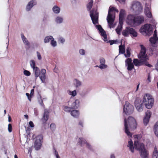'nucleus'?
I'll return each mask as SVG.
<instances>
[{"label":"nucleus","instance_id":"nucleus-64","mask_svg":"<svg viewBox=\"0 0 158 158\" xmlns=\"http://www.w3.org/2000/svg\"><path fill=\"white\" fill-rule=\"evenodd\" d=\"M110 158H115V157L114 155L111 154L110 156Z\"/></svg>","mask_w":158,"mask_h":158},{"label":"nucleus","instance_id":"nucleus-5","mask_svg":"<svg viewBox=\"0 0 158 158\" xmlns=\"http://www.w3.org/2000/svg\"><path fill=\"white\" fill-rule=\"evenodd\" d=\"M143 102L146 107L150 109L153 105L154 99L152 95L149 94H146L143 97Z\"/></svg>","mask_w":158,"mask_h":158},{"label":"nucleus","instance_id":"nucleus-61","mask_svg":"<svg viewBox=\"0 0 158 158\" xmlns=\"http://www.w3.org/2000/svg\"><path fill=\"white\" fill-rule=\"evenodd\" d=\"M54 72L56 73H57L58 72V70L56 68H55V69H54Z\"/></svg>","mask_w":158,"mask_h":158},{"label":"nucleus","instance_id":"nucleus-24","mask_svg":"<svg viewBox=\"0 0 158 158\" xmlns=\"http://www.w3.org/2000/svg\"><path fill=\"white\" fill-rule=\"evenodd\" d=\"M79 101L78 100H75L72 104L71 108L72 109L77 108L79 106Z\"/></svg>","mask_w":158,"mask_h":158},{"label":"nucleus","instance_id":"nucleus-25","mask_svg":"<svg viewBox=\"0 0 158 158\" xmlns=\"http://www.w3.org/2000/svg\"><path fill=\"white\" fill-rule=\"evenodd\" d=\"M64 21V19L62 17L60 16H57L55 19V22L57 24H60L62 23Z\"/></svg>","mask_w":158,"mask_h":158},{"label":"nucleus","instance_id":"nucleus-53","mask_svg":"<svg viewBox=\"0 0 158 158\" xmlns=\"http://www.w3.org/2000/svg\"><path fill=\"white\" fill-rule=\"evenodd\" d=\"M147 60L144 62L143 63L145 64L148 67L151 68L152 67V65L149 64H148V62H147Z\"/></svg>","mask_w":158,"mask_h":158},{"label":"nucleus","instance_id":"nucleus-43","mask_svg":"<svg viewBox=\"0 0 158 158\" xmlns=\"http://www.w3.org/2000/svg\"><path fill=\"white\" fill-rule=\"evenodd\" d=\"M51 45L53 47H55L57 45L56 42L54 40V39L53 38V39H52L51 41Z\"/></svg>","mask_w":158,"mask_h":158},{"label":"nucleus","instance_id":"nucleus-7","mask_svg":"<svg viewBox=\"0 0 158 158\" xmlns=\"http://www.w3.org/2000/svg\"><path fill=\"white\" fill-rule=\"evenodd\" d=\"M96 28H97L98 30L100 32L101 35L103 37V40L106 42L107 43L109 42L110 43V45H112L113 44H116L118 42V40H109V41H108L107 38V35L105 31L103 29L101 26L100 25H96L95 26Z\"/></svg>","mask_w":158,"mask_h":158},{"label":"nucleus","instance_id":"nucleus-60","mask_svg":"<svg viewBox=\"0 0 158 158\" xmlns=\"http://www.w3.org/2000/svg\"><path fill=\"white\" fill-rule=\"evenodd\" d=\"M34 89H33L31 90L30 94L31 95H33L34 94Z\"/></svg>","mask_w":158,"mask_h":158},{"label":"nucleus","instance_id":"nucleus-8","mask_svg":"<svg viewBox=\"0 0 158 158\" xmlns=\"http://www.w3.org/2000/svg\"><path fill=\"white\" fill-rule=\"evenodd\" d=\"M131 8L135 12L138 13L141 12L143 9L141 3L136 0L133 1L131 2Z\"/></svg>","mask_w":158,"mask_h":158},{"label":"nucleus","instance_id":"nucleus-11","mask_svg":"<svg viewBox=\"0 0 158 158\" xmlns=\"http://www.w3.org/2000/svg\"><path fill=\"white\" fill-rule=\"evenodd\" d=\"M123 112L127 114H132L134 110V107L132 105L128 102H125V104L124 106Z\"/></svg>","mask_w":158,"mask_h":158},{"label":"nucleus","instance_id":"nucleus-57","mask_svg":"<svg viewBox=\"0 0 158 158\" xmlns=\"http://www.w3.org/2000/svg\"><path fill=\"white\" fill-rule=\"evenodd\" d=\"M34 114L35 116H37L38 115V112L36 108H34Z\"/></svg>","mask_w":158,"mask_h":158},{"label":"nucleus","instance_id":"nucleus-26","mask_svg":"<svg viewBox=\"0 0 158 158\" xmlns=\"http://www.w3.org/2000/svg\"><path fill=\"white\" fill-rule=\"evenodd\" d=\"M129 27H127L122 32V35L124 36H128L130 34Z\"/></svg>","mask_w":158,"mask_h":158},{"label":"nucleus","instance_id":"nucleus-28","mask_svg":"<svg viewBox=\"0 0 158 158\" xmlns=\"http://www.w3.org/2000/svg\"><path fill=\"white\" fill-rule=\"evenodd\" d=\"M38 101L40 104L43 108H45V106L43 102V99H42V97L40 94H39L37 97Z\"/></svg>","mask_w":158,"mask_h":158},{"label":"nucleus","instance_id":"nucleus-55","mask_svg":"<svg viewBox=\"0 0 158 158\" xmlns=\"http://www.w3.org/2000/svg\"><path fill=\"white\" fill-rule=\"evenodd\" d=\"M26 96H27L28 99L30 101H31V96H32L31 94L30 95L28 93H26Z\"/></svg>","mask_w":158,"mask_h":158},{"label":"nucleus","instance_id":"nucleus-49","mask_svg":"<svg viewBox=\"0 0 158 158\" xmlns=\"http://www.w3.org/2000/svg\"><path fill=\"white\" fill-rule=\"evenodd\" d=\"M65 39L62 37H60L58 39V41L62 44H63L65 42Z\"/></svg>","mask_w":158,"mask_h":158},{"label":"nucleus","instance_id":"nucleus-50","mask_svg":"<svg viewBox=\"0 0 158 158\" xmlns=\"http://www.w3.org/2000/svg\"><path fill=\"white\" fill-rule=\"evenodd\" d=\"M100 64H105V60L103 58H101L100 59Z\"/></svg>","mask_w":158,"mask_h":158},{"label":"nucleus","instance_id":"nucleus-31","mask_svg":"<svg viewBox=\"0 0 158 158\" xmlns=\"http://www.w3.org/2000/svg\"><path fill=\"white\" fill-rule=\"evenodd\" d=\"M71 115L75 118L78 117L79 115V112L78 111L76 110H72L71 112Z\"/></svg>","mask_w":158,"mask_h":158},{"label":"nucleus","instance_id":"nucleus-1","mask_svg":"<svg viewBox=\"0 0 158 158\" xmlns=\"http://www.w3.org/2000/svg\"><path fill=\"white\" fill-rule=\"evenodd\" d=\"M127 147H129L130 151L132 153L134 152L135 148L139 151V154L142 158H148L149 154L148 151L145 149L144 145L138 141H135L134 142V147L133 143L131 139L128 142Z\"/></svg>","mask_w":158,"mask_h":158},{"label":"nucleus","instance_id":"nucleus-42","mask_svg":"<svg viewBox=\"0 0 158 158\" xmlns=\"http://www.w3.org/2000/svg\"><path fill=\"white\" fill-rule=\"evenodd\" d=\"M30 64L31 67L33 69L36 68V67H35V62L34 60H31L30 62Z\"/></svg>","mask_w":158,"mask_h":158},{"label":"nucleus","instance_id":"nucleus-35","mask_svg":"<svg viewBox=\"0 0 158 158\" xmlns=\"http://www.w3.org/2000/svg\"><path fill=\"white\" fill-rule=\"evenodd\" d=\"M53 37L52 36H48L46 37L44 39V42L45 43H47L53 39Z\"/></svg>","mask_w":158,"mask_h":158},{"label":"nucleus","instance_id":"nucleus-46","mask_svg":"<svg viewBox=\"0 0 158 158\" xmlns=\"http://www.w3.org/2000/svg\"><path fill=\"white\" fill-rule=\"evenodd\" d=\"M24 74L26 76H28L31 75L30 72L28 70H25L23 71Z\"/></svg>","mask_w":158,"mask_h":158},{"label":"nucleus","instance_id":"nucleus-38","mask_svg":"<svg viewBox=\"0 0 158 158\" xmlns=\"http://www.w3.org/2000/svg\"><path fill=\"white\" fill-rule=\"evenodd\" d=\"M67 93L69 95H71L73 97H74L77 94V92L76 90H74L73 91H71L69 90L67 91Z\"/></svg>","mask_w":158,"mask_h":158},{"label":"nucleus","instance_id":"nucleus-58","mask_svg":"<svg viewBox=\"0 0 158 158\" xmlns=\"http://www.w3.org/2000/svg\"><path fill=\"white\" fill-rule=\"evenodd\" d=\"M151 77L150 75L149 74L148 75V78H147V80L148 81V83H149L151 82Z\"/></svg>","mask_w":158,"mask_h":158},{"label":"nucleus","instance_id":"nucleus-13","mask_svg":"<svg viewBox=\"0 0 158 158\" xmlns=\"http://www.w3.org/2000/svg\"><path fill=\"white\" fill-rule=\"evenodd\" d=\"M49 115V112L47 109H45L43 116L41 118V121L43 125L45 126L46 124V122L48 119Z\"/></svg>","mask_w":158,"mask_h":158},{"label":"nucleus","instance_id":"nucleus-3","mask_svg":"<svg viewBox=\"0 0 158 158\" xmlns=\"http://www.w3.org/2000/svg\"><path fill=\"white\" fill-rule=\"evenodd\" d=\"M141 50L139 54L138 55V58L140 60L137 59L134 60L133 62L136 66H140L142 65L144 62L148 60V57L146 54V48L142 45H140Z\"/></svg>","mask_w":158,"mask_h":158},{"label":"nucleus","instance_id":"nucleus-47","mask_svg":"<svg viewBox=\"0 0 158 158\" xmlns=\"http://www.w3.org/2000/svg\"><path fill=\"white\" fill-rule=\"evenodd\" d=\"M56 126L54 124L52 123L50 125V128L51 129V130L52 131L54 130Z\"/></svg>","mask_w":158,"mask_h":158},{"label":"nucleus","instance_id":"nucleus-36","mask_svg":"<svg viewBox=\"0 0 158 158\" xmlns=\"http://www.w3.org/2000/svg\"><path fill=\"white\" fill-rule=\"evenodd\" d=\"M121 24H120L119 25H118L115 31L117 34L119 35L120 34V32L122 30V26L121 25Z\"/></svg>","mask_w":158,"mask_h":158},{"label":"nucleus","instance_id":"nucleus-40","mask_svg":"<svg viewBox=\"0 0 158 158\" xmlns=\"http://www.w3.org/2000/svg\"><path fill=\"white\" fill-rule=\"evenodd\" d=\"M151 115V111L149 110H148L145 113V117L149 119Z\"/></svg>","mask_w":158,"mask_h":158},{"label":"nucleus","instance_id":"nucleus-29","mask_svg":"<svg viewBox=\"0 0 158 158\" xmlns=\"http://www.w3.org/2000/svg\"><path fill=\"white\" fill-rule=\"evenodd\" d=\"M119 54H124L125 52V49L124 45H122V44L119 46Z\"/></svg>","mask_w":158,"mask_h":158},{"label":"nucleus","instance_id":"nucleus-62","mask_svg":"<svg viewBox=\"0 0 158 158\" xmlns=\"http://www.w3.org/2000/svg\"><path fill=\"white\" fill-rule=\"evenodd\" d=\"M139 84H139V83L138 84V85H137V86L136 89V91H136H136H137L138 90V89H139Z\"/></svg>","mask_w":158,"mask_h":158},{"label":"nucleus","instance_id":"nucleus-33","mask_svg":"<svg viewBox=\"0 0 158 158\" xmlns=\"http://www.w3.org/2000/svg\"><path fill=\"white\" fill-rule=\"evenodd\" d=\"M154 131L155 135L158 137V121L154 126Z\"/></svg>","mask_w":158,"mask_h":158},{"label":"nucleus","instance_id":"nucleus-59","mask_svg":"<svg viewBox=\"0 0 158 158\" xmlns=\"http://www.w3.org/2000/svg\"><path fill=\"white\" fill-rule=\"evenodd\" d=\"M155 69L158 72V60H157V63L155 65Z\"/></svg>","mask_w":158,"mask_h":158},{"label":"nucleus","instance_id":"nucleus-4","mask_svg":"<svg viewBox=\"0 0 158 158\" xmlns=\"http://www.w3.org/2000/svg\"><path fill=\"white\" fill-rule=\"evenodd\" d=\"M115 12L118 13V10L116 8L111 7L110 6L109 8L108 13L106 19L109 26L110 28L113 27L112 25L114 22L115 18Z\"/></svg>","mask_w":158,"mask_h":158},{"label":"nucleus","instance_id":"nucleus-32","mask_svg":"<svg viewBox=\"0 0 158 158\" xmlns=\"http://www.w3.org/2000/svg\"><path fill=\"white\" fill-rule=\"evenodd\" d=\"M73 83L74 86L76 88L80 86L81 85V82L77 79H74Z\"/></svg>","mask_w":158,"mask_h":158},{"label":"nucleus","instance_id":"nucleus-17","mask_svg":"<svg viewBox=\"0 0 158 158\" xmlns=\"http://www.w3.org/2000/svg\"><path fill=\"white\" fill-rule=\"evenodd\" d=\"M149 41L153 45L155 44L158 41V38L157 37V31L156 30L154 31L153 37L150 38Z\"/></svg>","mask_w":158,"mask_h":158},{"label":"nucleus","instance_id":"nucleus-18","mask_svg":"<svg viewBox=\"0 0 158 158\" xmlns=\"http://www.w3.org/2000/svg\"><path fill=\"white\" fill-rule=\"evenodd\" d=\"M144 17L142 15L137 16L135 17V24H140L143 22Z\"/></svg>","mask_w":158,"mask_h":158},{"label":"nucleus","instance_id":"nucleus-44","mask_svg":"<svg viewBox=\"0 0 158 158\" xmlns=\"http://www.w3.org/2000/svg\"><path fill=\"white\" fill-rule=\"evenodd\" d=\"M149 119L147 118H144L143 119V122L144 125H146L148 124L149 121Z\"/></svg>","mask_w":158,"mask_h":158},{"label":"nucleus","instance_id":"nucleus-52","mask_svg":"<svg viewBox=\"0 0 158 158\" xmlns=\"http://www.w3.org/2000/svg\"><path fill=\"white\" fill-rule=\"evenodd\" d=\"M36 53L38 59L39 60H41L42 59V57L40 53L38 52H37Z\"/></svg>","mask_w":158,"mask_h":158},{"label":"nucleus","instance_id":"nucleus-48","mask_svg":"<svg viewBox=\"0 0 158 158\" xmlns=\"http://www.w3.org/2000/svg\"><path fill=\"white\" fill-rule=\"evenodd\" d=\"M80 54L82 55H85V51L83 49H80L79 51Z\"/></svg>","mask_w":158,"mask_h":158},{"label":"nucleus","instance_id":"nucleus-34","mask_svg":"<svg viewBox=\"0 0 158 158\" xmlns=\"http://www.w3.org/2000/svg\"><path fill=\"white\" fill-rule=\"evenodd\" d=\"M152 158H158V152L157 148L155 147L153 153Z\"/></svg>","mask_w":158,"mask_h":158},{"label":"nucleus","instance_id":"nucleus-19","mask_svg":"<svg viewBox=\"0 0 158 158\" xmlns=\"http://www.w3.org/2000/svg\"><path fill=\"white\" fill-rule=\"evenodd\" d=\"M37 4L36 1V0H32L29 2L27 6L26 10L27 11H29L31 9L34 5H35Z\"/></svg>","mask_w":158,"mask_h":158},{"label":"nucleus","instance_id":"nucleus-54","mask_svg":"<svg viewBox=\"0 0 158 158\" xmlns=\"http://www.w3.org/2000/svg\"><path fill=\"white\" fill-rule=\"evenodd\" d=\"M55 150V154L56 156V158H60V157L58 155V153L57 151L56 150L55 148H54Z\"/></svg>","mask_w":158,"mask_h":158},{"label":"nucleus","instance_id":"nucleus-39","mask_svg":"<svg viewBox=\"0 0 158 158\" xmlns=\"http://www.w3.org/2000/svg\"><path fill=\"white\" fill-rule=\"evenodd\" d=\"M93 4V0H91L90 2L88 3L87 5V8L89 10H90L91 9Z\"/></svg>","mask_w":158,"mask_h":158},{"label":"nucleus","instance_id":"nucleus-2","mask_svg":"<svg viewBox=\"0 0 158 158\" xmlns=\"http://www.w3.org/2000/svg\"><path fill=\"white\" fill-rule=\"evenodd\" d=\"M124 130L126 134L130 137H131L132 134L130 131L135 129L137 127V123L135 119L133 117L130 116L127 120L124 119Z\"/></svg>","mask_w":158,"mask_h":158},{"label":"nucleus","instance_id":"nucleus-12","mask_svg":"<svg viewBox=\"0 0 158 158\" xmlns=\"http://www.w3.org/2000/svg\"><path fill=\"white\" fill-rule=\"evenodd\" d=\"M43 137L41 135H39L36 137V140L34 143V147L36 150H39L41 145Z\"/></svg>","mask_w":158,"mask_h":158},{"label":"nucleus","instance_id":"nucleus-10","mask_svg":"<svg viewBox=\"0 0 158 158\" xmlns=\"http://www.w3.org/2000/svg\"><path fill=\"white\" fill-rule=\"evenodd\" d=\"M140 31L142 33H145L148 36L150 35L152 33V29L150 24H146L141 27Z\"/></svg>","mask_w":158,"mask_h":158},{"label":"nucleus","instance_id":"nucleus-15","mask_svg":"<svg viewBox=\"0 0 158 158\" xmlns=\"http://www.w3.org/2000/svg\"><path fill=\"white\" fill-rule=\"evenodd\" d=\"M151 6L148 3H146L144 10V13L146 15L148 18H151L152 17V14L150 10Z\"/></svg>","mask_w":158,"mask_h":158},{"label":"nucleus","instance_id":"nucleus-6","mask_svg":"<svg viewBox=\"0 0 158 158\" xmlns=\"http://www.w3.org/2000/svg\"><path fill=\"white\" fill-rule=\"evenodd\" d=\"M35 73V76L36 79L38 77L41 80L42 83H45L46 80L45 74L46 73V70L44 69H42L41 71V73L39 69L37 67L33 69Z\"/></svg>","mask_w":158,"mask_h":158},{"label":"nucleus","instance_id":"nucleus-27","mask_svg":"<svg viewBox=\"0 0 158 158\" xmlns=\"http://www.w3.org/2000/svg\"><path fill=\"white\" fill-rule=\"evenodd\" d=\"M130 29V34L132 36L135 37L137 36V32L135 31V30L133 28L129 27Z\"/></svg>","mask_w":158,"mask_h":158},{"label":"nucleus","instance_id":"nucleus-41","mask_svg":"<svg viewBox=\"0 0 158 158\" xmlns=\"http://www.w3.org/2000/svg\"><path fill=\"white\" fill-rule=\"evenodd\" d=\"M72 108L71 107H69L67 106H63V109L66 112H70L71 111V109Z\"/></svg>","mask_w":158,"mask_h":158},{"label":"nucleus","instance_id":"nucleus-56","mask_svg":"<svg viewBox=\"0 0 158 158\" xmlns=\"http://www.w3.org/2000/svg\"><path fill=\"white\" fill-rule=\"evenodd\" d=\"M29 126L31 127H33L34 126L33 123L31 121L29 122Z\"/></svg>","mask_w":158,"mask_h":158},{"label":"nucleus","instance_id":"nucleus-20","mask_svg":"<svg viewBox=\"0 0 158 158\" xmlns=\"http://www.w3.org/2000/svg\"><path fill=\"white\" fill-rule=\"evenodd\" d=\"M127 21L130 24H135V17L133 15H129L127 17Z\"/></svg>","mask_w":158,"mask_h":158},{"label":"nucleus","instance_id":"nucleus-37","mask_svg":"<svg viewBox=\"0 0 158 158\" xmlns=\"http://www.w3.org/2000/svg\"><path fill=\"white\" fill-rule=\"evenodd\" d=\"M131 49L129 48H127L126 49V53L124 54V56L126 57H129L130 56L131 53H130Z\"/></svg>","mask_w":158,"mask_h":158},{"label":"nucleus","instance_id":"nucleus-9","mask_svg":"<svg viewBox=\"0 0 158 158\" xmlns=\"http://www.w3.org/2000/svg\"><path fill=\"white\" fill-rule=\"evenodd\" d=\"M90 16L93 23L95 25L98 23V13L96 9L93 8L90 12Z\"/></svg>","mask_w":158,"mask_h":158},{"label":"nucleus","instance_id":"nucleus-63","mask_svg":"<svg viewBox=\"0 0 158 158\" xmlns=\"http://www.w3.org/2000/svg\"><path fill=\"white\" fill-rule=\"evenodd\" d=\"M79 124L81 125L82 127H83V122L82 121H80L79 122Z\"/></svg>","mask_w":158,"mask_h":158},{"label":"nucleus","instance_id":"nucleus-16","mask_svg":"<svg viewBox=\"0 0 158 158\" xmlns=\"http://www.w3.org/2000/svg\"><path fill=\"white\" fill-rule=\"evenodd\" d=\"M135 103V107L139 112H141L143 110V105L141 102L136 100Z\"/></svg>","mask_w":158,"mask_h":158},{"label":"nucleus","instance_id":"nucleus-21","mask_svg":"<svg viewBox=\"0 0 158 158\" xmlns=\"http://www.w3.org/2000/svg\"><path fill=\"white\" fill-rule=\"evenodd\" d=\"M125 15V10L121 9L120 10L119 15V24H122L123 20L124 19Z\"/></svg>","mask_w":158,"mask_h":158},{"label":"nucleus","instance_id":"nucleus-30","mask_svg":"<svg viewBox=\"0 0 158 158\" xmlns=\"http://www.w3.org/2000/svg\"><path fill=\"white\" fill-rule=\"evenodd\" d=\"M52 10L55 14H59L60 11V9L59 7L57 6H54Z\"/></svg>","mask_w":158,"mask_h":158},{"label":"nucleus","instance_id":"nucleus-45","mask_svg":"<svg viewBox=\"0 0 158 158\" xmlns=\"http://www.w3.org/2000/svg\"><path fill=\"white\" fill-rule=\"evenodd\" d=\"M107 67V65L105 64H100L99 65V68L101 69H106Z\"/></svg>","mask_w":158,"mask_h":158},{"label":"nucleus","instance_id":"nucleus-22","mask_svg":"<svg viewBox=\"0 0 158 158\" xmlns=\"http://www.w3.org/2000/svg\"><path fill=\"white\" fill-rule=\"evenodd\" d=\"M78 143H79L81 145L84 144L86 143L87 147L89 149L91 148L90 145L86 143V140L82 138H79L78 140Z\"/></svg>","mask_w":158,"mask_h":158},{"label":"nucleus","instance_id":"nucleus-23","mask_svg":"<svg viewBox=\"0 0 158 158\" xmlns=\"http://www.w3.org/2000/svg\"><path fill=\"white\" fill-rule=\"evenodd\" d=\"M21 37L24 44L27 46H30V43L23 34H21Z\"/></svg>","mask_w":158,"mask_h":158},{"label":"nucleus","instance_id":"nucleus-14","mask_svg":"<svg viewBox=\"0 0 158 158\" xmlns=\"http://www.w3.org/2000/svg\"><path fill=\"white\" fill-rule=\"evenodd\" d=\"M125 66H127V69L128 71H131L134 69V65L131 58H127L125 61Z\"/></svg>","mask_w":158,"mask_h":158},{"label":"nucleus","instance_id":"nucleus-51","mask_svg":"<svg viewBox=\"0 0 158 158\" xmlns=\"http://www.w3.org/2000/svg\"><path fill=\"white\" fill-rule=\"evenodd\" d=\"M8 129L9 132H11L12 131V127L11 125L9 124L8 125Z\"/></svg>","mask_w":158,"mask_h":158}]
</instances>
